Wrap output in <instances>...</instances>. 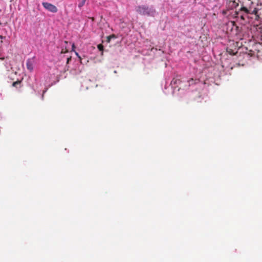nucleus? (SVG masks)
Returning <instances> with one entry per match:
<instances>
[{"instance_id": "f257e3e1", "label": "nucleus", "mask_w": 262, "mask_h": 262, "mask_svg": "<svg viewBox=\"0 0 262 262\" xmlns=\"http://www.w3.org/2000/svg\"><path fill=\"white\" fill-rule=\"evenodd\" d=\"M136 11L141 15L154 17L156 14V10L152 6L142 5L136 7Z\"/></svg>"}, {"instance_id": "f03ea898", "label": "nucleus", "mask_w": 262, "mask_h": 262, "mask_svg": "<svg viewBox=\"0 0 262 262\" xmlns=\"http://www.w3.org/2000/svg\"><path fill=\"white\" fill-rule=\"evenodd\" d=\"M43 7L49 11H50L53 13H56L58 11L57 8L54 6V5L47 3V2H43L42 3Z\"/></svg>"}, {"instance_id": "7ed1b4c3", "label": "nucleus", "mask_w": 262, "mask_h": 262, "mask_svg": "<svg viewBox=\"0 0 262 262\" xmlns=\"http://www.w3.org/2000/svg\"><path fill=\"white\" fill-rule=\"evenodd\" d=\"M239 0L229 1L227 3L228 8L230 9L236 8L238 6Z\"/></svg>"}, {"instance_id": "20e7f679", "label": "nucleus", "mask_w": 262, "mask_h": 262, "mask_svg": "<svg viewBox=\"0 0 262 262\" xmlns=\"http://www.w3.org/2000/svg\"><path fill=\"white\" fill-rule=\"evenodd\" d=\"M27 68L30 72L32 71L34 68V61L33 59L29 58L27 60L26 63Z\"/></svg>"}, {"instance_id": "39448f33", "label": "nucleus", "mask_w": 262, "mask_h": 262, "mask_svg": "<svg viewBox=\"0 0 262 262\" xmlns=\"http://www.w3.org/2000/svg\"><path fill=\"white\" fill-rule=\"evenodd\" d=\"M227 52L230 55H233L237 53V51L236 50V48L234 49H232L230 48L229 47L227 48Z\"/></svg>"}, {"instance_id": "423d86ee", "label": "nucleus", "mask_w": 262, "mask_h": 262, "mask_svg": "<svg viewBox=\"0 0 262 262\" xmlns=\"http://www.w3.org/2000/svg\"><path fill=\"white\" fill-rule=\"evenodd\" d=\"M199 82V80L197 79H194L193 78H190V79H189L188 80V82L189 83V86L198 83Z\"/></svg>"}, {"instance_id": "0eeeda50", "label": "nucleus", "mask_w": 262, "mask_h": 262, "mask_svg": "<svg viewBox=\"0 0 262 262\" xmlns=\"http://www.w3.org/2000/svg\"><path fill=\"white\" fill-rule=\"evenodd\" d=\"M231 24L232 26V28H231V30L233 31V30L234 29V28L236 30V32H237V30H238V27L237 26V25H236L235 23L234 22V21H231ZM236 34H237V32H236Z\"/></svg>"}, {"instance_id": "6e6552de", "label": "nucleus", "mask_w": 262, "mask_h": 262, "mask_svg": "<svg viewBox=\"0 0 262 262\" xmlns=\"http://www.w3.org/2000/svg\"><path fill=\"white\" fill-rule=\"evenodd\" d=\"M252 14H255V19L256 20H258V19H259V15H258V10H257L256 9H254L253 10V11H252Z\"/></svg>"}, {"instance_id": "1a4fd4ad", "label": "nucleus", "mask_w": 262, "mask_h": 262, "mask_svg": "<svg viewBox=\"0 0 262 262\" xmlns=\"http://www.w3.org/2000/svg\"><path fill=\"white\" fill-rule=\"evenodd\" d=\"M86 0H80L79 3L78 4V7L81 8L85 3Z\"/></svg>"}, {"instance_id": "9d476101", "label": "nucleus", "mask_w": 262, "mask_h": 262, "mask_svg": "<svg viewBox=\"0 0 262 262\" xmlns=\"http://www.w3.org/2000/svg\"><path fill=\"white\" fill-rule=\"evenodd\" d=\"M20 82H21V81H19V80H17L16 81H15V82H13L12 86H14V87L17 88L18 85H20Z\"/></svg>"}, {"instance_id": "9b49d317", "label": "nucleus", "mask_w": 262, "mask_h": 262, "mask_svg": "<svg viewBox=\"0 0 262 262\" xmlns=\"http://www.w3.org/2000/svg\"><path fill=\"white\" fill-rule=\"evenodd\" d=\"M241 11H243L245 12L246 13H249V11L248 10V9L245 7H243L241 8Z\"/></svg>"}, {"instance_id": "f8f14e48", "label": "nucleus", "mask_w": 262, "mask_h": 262, "mask_svg": "<svg viewBox=\"0 0 262 262\" xmlns=\"http://www.w3.org/2000/svg\"><path fill=\"white\" fill-rule=\"evenodd\" d=\"M97 48L100 51H103V46L102 44H99L97 46Z\"/></svg>"}, {"instance_id": "ddd939ff", "label": "nucleus", "mask_w": 262, "mask_h": 262, "mask_svg": "<svg viewBox=\"0 0 262 262\" xmlns=\"http://www.w3.org/2000/svg\"><path fill=\"white\" fill-rule=\"evenodd\" d=\"M112 36H114V34H113V35H111L108 36L107 37V41L108 42H110L111 39H112Z\"/></svg>"}, {"instance_id": "4468645a", "label": "nucleus", "mask_w": 262, "mask_h": 262, "mask_svg": "<svg viewBox=\"0 0 262 262\" xmlns=\"http://www.w3.org/2000/svg\"><path fill=\"white\" fill-rule=\"evenodd\" d=\"M68 52V50L67 49H62L61 51V53H65Z\"/></svg>"}, {"instance_id": "2eb2a0df", "label": "nucleus", "mask_w": 262, "mask_h": 262, "mask_svg": "<svg viewBox=\"0 0 262 262\" xmlns=\"http://www.w3.org/2000/svg\"><path fill=\"white\" fill-rule=\"evenodd\" d=\"M71 60V57H69L67 58V63H68L69 62V61Z\"/></svg>"}, {"instance_id": "dca6fc26", "label": "nucleus", "mask_w": 262, "mask_h": 262, "mask_svg": "<svg viewBox=\"0 0 262 262\" xmlns=\"http://www.w3.org/2000/svg\"><path fill=\"white\" fill-rule=\"evenodd\" d=\"M75 54H76V56L81 60V58L80 56L79 55V54L77 52H75Z\"/></svg>"}, {"instance_id": "f3484780", "label": "nucleus", "mask_w": 262, "mask_h": 262, "mask_svg": "<svg viewBox=\"0 0 262 262\" xmlns=\"http://www.w3.org/2000/svg\"><path fill=\"white\" fill-rule=\"evenodd\" d=\"M75 48V47L74 43H73L72 44V51H74Z\"/></svg>"}, {"instance_id": "a211bd4d", "label": "nucleus", "mask_w": 262, "mask_h": 262, "mask_svg": "<svg viewBox=\"0 0 262 262\" xmlns=\"http://www.w3.org/2000/svg\"><path fill=\"white\" fill-rule=\"evenodd\" d=\"M176 81H177V79H173L172 80V82H173V83H176Z\"/></svg>"}, {"instance_id": "6ab92c4d", "label": "nucleus", "mask_w": 262, "mask_h": 262, "mask_svg": "<svg viewBox=\"0 0 262 262\" xmlns=\"http://www.w3.org/2000/svg\"><path fill=\"white\" fill-rule=\"evenodd\" d=\"M6 37L0 35V39L5 38Z\"/></svg>"}, {"instance_id": "aec40b11", "label": "nucleus", "mask_w": 262, "mask_h": 262, "mask_svg": "<svg viewBox=\"0 0 262 262\" xmlns=\"http://www.w3.org/2000/svg\"><path fill=\"white\" fill-rule=\"evenodd\" d=\"M0 59H1V60H4V57H3V58H0Z\"/></svg>"}, {"instance_id": "412c9836", "label": "nucleus", "mask_w": 262, "mask_h": 262, "mask_svg": "<svg viewBox=\"0 0 262 262\" xmlns=\"http://www.w3.org/2000/svg\"><path fill=\"white\" fill-rule=\"evenodd\" d=\"M115 37H116V36H115V35H114V36H112V38H115Z\"/></svg>"}, {"instance_id": "4be33fe9", "label": "nucleus", "mask_w": 262, "mask_h": 262, "mask_svg": "<svg viewBox=\"0 0 262 262\" xmlns=\"http://www.w3.org/2000/svg\"><path fill=\"white\" fill-rule=\"evenodd\" d=\"M64 43H66V44H67V43H68V41H64Z\"/></svg>"}, {"instance_id": "5701e85b", "label": "nucleus", "mask_w": 262, "mask_h": 262, "mask_svg": "<svg viewBox=\"0 0 262 262\" xmlns=\"http://www.w3.org/2000/svg\"><path fill=\"white\" fill-rule=\"evenodd\" d=\"M92 20H94V18L93 17L92 18Z\"/></svg>"}, {"instance_id": "b1692460", "label": "nucleus", "mask_w": 262, "mask_h": 262, "mask_svg": "<svg viewBox=\"0 0 262 262\" xmlns=\"http://www.w3.org/2000/svg\"><path fill=\"white\" fill-rule=\"evenodd\" d=\"M44 93H45V91L43 92V94H44ZM43 94H42V97H43Z\"/></svg>"}]
</instances>
